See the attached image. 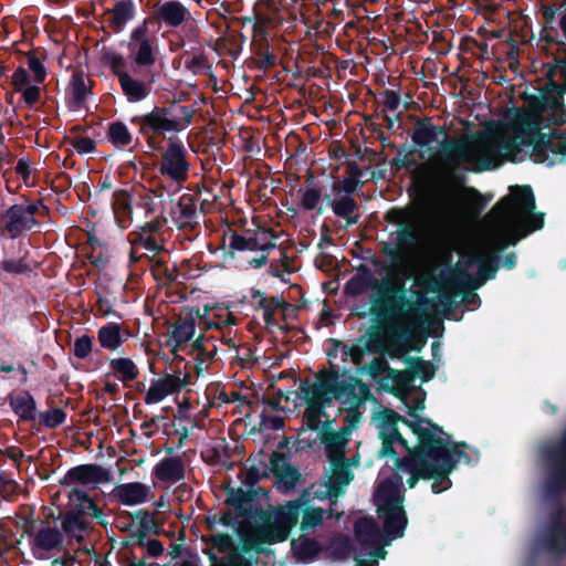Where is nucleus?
<instances>
[{
  "mask_svg": "<svg viewBox=\"0 0 566 566\" xmlns=\"http://www.w3.org/2000/svg\"><path fill=\"white\" fill-rule=\"evenodd\" d=\"M385 221L398 228L390 233L392 241L380 242V254L390 260L387 266L378 258L371 259L374 266L387 270V275L374 289L376 295L371 298L370 313L379 321L385 322L400 316L412 305L407 296L405 281L398 276L421 248L426 230L421 216L409 207H392L384 217Z\"/></svg>",
  "mask_w": 566,
  "mask_h": 566,
  "instance_id": "f257e3e1",
  "label": "nucleus"
},
{
  "mask_svg": "<svg viewBox=\"0 0 566 566\" xmlns=\"http://www.w3.org/2000/svg\"><path fill=\"white\" fill-rule=\"evenodd\" d=\"M385 221L398 228L390 233L392 241L380 242V254L390 260L387 266L378 258L371 259L374 266L387 270V275L374 289L376 295L371 298L370 313L379 321L385 322L400 316L412 305L407 296L405 281L398 276L421 248L426 230L421 216L409 207H392L384 217Z\"/></svg>",
  "mask_w": 566,
  "mask_h": 566,
  "instance_id": "f03ea898",
  "label": "nucleus"
},
{
  "mask_svg": "<svg viewBox=\"0 0 566 566\" xmlns=\"http://www.w3.org/2000/svg\"><path fill=\"white\" fill-rule=\"evenodd\" d=\"M544 479V499L555 505L548 513L542 544L553 555L566 556V506L560 497L566 494V428L558 438L539 446Z\"/></svg>",
  "mask_w": 566,
  "mask_h": 566,
  "instance_id": "7ed1b4c3",
  "label": "nucleus"
},
{
  "mask_svg": "<svg viewBox=\"0 0 566 566\" xmlns=\"http://www.w3.org/2000/svg\"><path fill=\"white\" fill-rule=\"evenodd\" d=\"M438 136L444 138L439 143V156L446 167L438 175L434 190L443 207H450L454 201L458 189L464 184V175L458 171L461 164L470 160L469 139L465 136L449 137L446 126L433 125L430 118L419 119L415 124L411 139L416 146L423 148L437 140Z\"/></svg>",
  "mask_w": 566,
  "mask_h": 566,
  "instance_id": "20e7f679",
  "label": "nucleus"
},
{
  "mask_svg": "<svg viewBox=\"0 0 566 566\" xmlns=\"http://www.w3.org/2000/svg\"><path fill=\"white\" fill-rule=\"evenodd\" d=\"M535 195L530 185L510 187L509 195L491 209V214L503 226L502 233L494 239L495 250L492 253L500 256L507 247L515 245L534 231L543 229L545 214L535 212Z\"/></svg>",
  "mask_w": 566,
  "mask_h": 566,
  "instance_id": "39448f33",
  "label": "nucleus"
},
{
  "mask_svg": "<svg viewBox=\"0 0 566 566\" xmlns=\"http://www.w3.org/2000/svg\"><path fill=\"white\" fill-rule=\"evenodd\" d=\"M302 398L306 402L305 415L314 419L326 417L325 409L331 407L333 400L350 397L355 403H361L370 396L369 387L358 377L340 379L339 370L332 365L328 370L316 375V381L311 384L306 378L300 385Z\"/></svg>",
  "mask_w": 566,
  "mask_h": 566,
  "instance_id": "423d86ee",
  "label": "nucleus"
},
{
  "mask_svg": "<svg viewBox=\"0 0 566 566\" xmlns=\"http://www.w3.org/2000/svg\"><path fill=\"white\" fill-rule=\"evenodd\" d=\"M408 415L411 419H408L397 411L386 408L377 413L378 423V436L381 440V449L378 452L379 458H396L397 451L395 444L401 446L407 452L411 450L407 439L402 437L398 429V423L401 422L407 426L417 438V444H421V450L426 443L431 440L430 430L433 421L430 418L421 417L416 415V408H409Z\"/></svg>",
  "mask_w": 566,
  "mask_h": 566,
  "instance_id": "0eeeda50",
  "label": "nucleus"
},
{
  "mask_svg": "<svg viewBox=\"0 0 566 566\" xmlns=\"http://www.w3.org/2000/svg\"><path fill=\"white\" fill-rule=\"evenodd\" d=\"M196 109L176 102L169 106H155L150 112L135 115L130 123L138 127L149 148L156 150L167 133H180L192 123Z\"/></svg>",
  "mask_w": 566,
  "mask_h": 566,
  "instance_id": "6e6552de",
  "label": "nucleus"
},
{
  "mask_svg": "<svg viewBox=\"0 0 566 566\" xmlns=\"http://www.w3.org/2000/svg\"><path fill=\"white\" fill-rule=\"evenodd\" d=\"M298 502H287L276 507L272 514H266L262 524L255 526L251 536H243L241 549L248 554L265 552L263 544H276L286 541L300 520Z\"/></svg>",
  "mask_w": 566,
  "mask_h": 566,
  "instance_id": "1a4fd4ad",
  "label": "nucleus"
},
{
  "mask_svg": "<svg viewBox=\"0 0 566 566\" xmlns=\"http://www.w3.org/2000/svg\"><path fill=\"white\" fill-rule=\"evenodd\" d=\"M20 200L0 213L1 232L12 240L29 232H41L42 220L50 217V208L42 198L30 199L21 195Z\"/></svg>",
  "mask_w": 566,
  "mask_h": 566,
  "instance_id": "9d476101",
  "label": "nucleus"
},
{
  "mask_svg": "<svg viewBox=\"0 0 566 566\" xmlns=\"http://www.w3.org/2000/svg\"><path fill=\"white\" fill-rule=\"evenodd\" d=\"M403 500L398 483L391 480L381 482L376 491L377 513L382 520L385 532L384 545H389L405 535L408 517L402 505Z\"/></svg>",
  "mask_w": 566,
  "mask_h": 566,
  "instance_id": "9b49d317",
  "label": "nucleus"
},
{
  "mask_svg": "<svg viewBox=\"0 0 566 566\" xmlns=\"http://www.w3.org/2000/svg\"><path fill=\"white\" fill-rule=\"evenodd\" d=\"M101 60L107 64L112 74L118 80L119 87L128 103H139L151 93V85L156 82V74L146 71L145 78H137L126 70L125 57L109 48L101 51Z\"/></svg>",
  "mask_w": 566,
  "mask_h": 566,
  "instance_id": "f8f14e48",
  "label": "nucleus"
},
{
  "mask_svg": "<svg viewBox=\"0 0 566 566\" xmlns=\"http://www.w3.org/2000/svg\"><path fill=\"white\" fill-rule=\"evenodd\" d=\"M500 269V256L497 253H491L489 259L480 254H471L462 263L458 262L454 270L451 271L449 281L457 287L478 290L488 280L495 277Z\"/></svg>",
  "mask_w": 566,
  "mask_h": 566,
  "instance_id": "ddd939ff",
  "label": "nucleus"
},
{
  "mask_svg": "<svg viewBox=\"0 0 566 566\" xmlns=\"http://www.w3.org/2000/svg\"><path fill=\"white\" fill-rule=\"evenodd\" d=\"M210 308L206 306L203 308V313H200L199 308H188L184 315H180L177 322L172 325V329L170 332V337L167 340V346H172L171 354L175 359L184 361V357H181L178 352L187 348L186 343L190 340L196 332V321L199 318L205 329L217 328L221 329L223 325L229 326L234 324L235 318L231 313H227V318L223 321H210L206 318Z\"/></svg>",
  "mask_w": 566,
  "mask_h": 566,
  "instance_id": "4468645a",
  "label": "nucleus"
},
{
  "mask_svg": "<svg viewBox=\"0 0 566 566\" xmlns=\"http://www.w3.org/2000/svg\"><path fill=\"white\" fill-rule=\"evenodd\" d=\"M36 521L31 520L24 530L29 537V546L32 556L38 560L49 559L54 553L65 549L64 534L56 526H51L46 521H40V528L35 531Z\"/></svg>",
  "mask_w": 566,
  "mask_h": 566,
  "instance_id": "2eb2a0df",
  "label": "nucleus"
},
{
  "mask_svg": "<svg viewBox=\"0 0 566 566\" xmlns=\"http://www.w3.org/2000/svg\"><path fill=\"white\" fill-rule=\"evenodd\" d=\"M148 19L134 28L127 41L128 60L138 70L148 71L157 61L156 39L149 34Z\"/></svg>",
  "mask_w": 566,
  "mask_h": 566,
  "instance_id": "dca6fc26",
  "label": "nucleus"
},
{
  "mask_svg": "<svg viewBox=\"0 0 566 566\" xmlns=\"http://www.w3.org/2000/svg\"><path fill=\"white\" fill-rule=\"evenodd\" d=\"M187 156V149L180 140L170 142L159 161L160 175L168 177L178 188L189 177L190 164Z\"/></svg>",
  "mask_w": 566,
  "mask_h": 566,
  "instance_id": "f3484780",
  "label": "nucleus"
},
{
  "mask_svg": "<svg viewBox=\"0 0 566 566\" xmlns=\"http://www.w3.org/2000/svg\"><path fill=\"white\" fill-rule=\"evenodd\" d=\"M430 442H432V440L428 441L422 450L421 444H416L408 452V455L394 458L395 465L398 470L409 471L411 473L407 480V484L410 489L415 488L420 479L430 480V476L434 474L427 471L430 455Z\"/></svg>",
  "mask_w": 566,
  "mask_h": 566,
  "instance_id": "a211bd4d",
  "label": "nucleus"
},
{
  "mask_svg": "<svg viewBox=\"0 0 566 566\" xmlns=\"http://www.w3.org/2000/svg\"><path fill=\"white\" fill-rule=\"evenodd\" d=\"M113 479L112 473L96 463L78 464L71 468L59 480L61 486H73V485H97L102 483H108Z\"/></svg>",
  "mask_w": 566,
  "mask_h": 566,
  "instance_id": "6ab92c4d",
  "label": "nucleus"
},
{
  "mask_svg": "<svg viewBox=\"0 0 566 566\" xmlns=\"http://www.w3.org/2000/svg\"><path fill=\"white\" fill-rule=\"evenodd\" d=\"M441 451V447L437 446L434 448L430 444L427 471L434 473L433 476H430V480H432L431 490L436 494L451 488L452 482L449 476L454 470V462L451 460L450 455Z\"/></svg>",
  "mask_w": 566,
  "mask_h": 566,
  "instance_id": "aec40b11",
  "label": "nucleus"
},
{
  "mask_svg": "<svg viewBox=\"0 0 566 566\" xmlns=\"http://www.w3.org/2000/svg\"><path fill=\"white\" fill-rule=\"evenodd\" d=\"M172 223L180 230L193 231L200 224L197 200L192 195L184 193L170 208Z\"/></svg>",
  "mask_w": 566,
  "mask_h": 566,
  "instance_id": "412c9836",
  "label": "nucleus"
},
{
  "mask_svg": "<svg viewBox=\"0 0 566 566\" xmlns=\"http://www.w3.org/2000/svg\"><path fill=\"white\" fill-rule=\"evenodd\" d=\"M154 17L158 22L170 29H177L192 20L189 9L177 0L158 2L155 8Z\"/></svg>",
  "mask_w": 566,
  "mask_h": 566,
  "instance_id": "4be33fe9",
  "label": "nucleus"
},
{
  "mask_svg": "<svg viewBox=\"0 0 566 566\" xmlns=\"http://www.w3.org/2000/svg\"><path fill=\"white\" fill-rule=\"evenodd\" d=\"M270 231H261L240 234L235 231L229 237V248L234 251H260L270 252L276 248V243L268 238Z\"/></svg>",
  "mask_w": 566,
  "mask_h": 566,
  "instance_id": "5701e85b",
  "label": "nucleus"
},
{
  "mask_svg": "<svg viewBox=\"0 0 566 566\" xmlns=\"http://www.w3.org/2000/svg\"><path fill=\"white\" fill-rule=\"evenodd\" d=\"M430 436L432 440L430 444L433 446L434 448L437 446L441 447V452H446L448 455H450L451 460L454 462V468L460 461H463L467 464L476 463L478 459L473 461L470 454L463 450L468 448L467 442H457L453 443L452 447H450L448 440L441 437L446 436L449 438L448 433L443 430L441 426L437 424L436 422H433L431 427Z\"/></svg>",
  "mask_w": 566,
  "mask_h": 566,
  "instance_id": "b1692460",
  "label": "nucleus"
},
{
  "mask_svg": "<svg viewBox=\"0 0 566 566\" xmlns=\"http://www.w3.org/2000/svg\"><path fill=\"white\" fill-rule=\"evenodd\" d=\"M319 440L324 444L327 457L332 461H347L345 458V449L349 440L347 429L334 431L329 428V421H326L321 431Z\"/></svg>",
  "mask_w": 566,
  "mask_h": 566,
  "instance_id": "393cba45",
  "label": "nucleus"
},
{
  "mask_svg": "<svg viewBox=\"0 0 566 566\" xmlns=\"http://www.w3.org/2000/svg\"><path fill=\"white\" fill-rule=\"evenodd\" d=\"M189 355L195 359V371L200 376L209 368L217 355V345L212 337H206L200 334L189 346Z\"/></svg>",
  "mask_w": 566,
  "mask_h": 566,
  "instance_id": "a878e982",
  "label": "nucleus"
},
{
  "mask_svg": "<svg viewBox=\"0 0 566 566\" xmlns=\"http://www.w3.org/2000/svg\"><path fill=\"white\" fill-rule=\"evenodd\" d=\"M270 471L286 490L295 488L301 473L289 461L286 454L274 451L270 457Z\"/></svg>",
  "mask_w": 566,
  "mask_h": 566,
  "instance_id": "bb28decb",
  "label": "nucleus"
},
{
  "mask_svg": "<svg viewBox=\"0 0 566 566\" xmlns=\"http://www.w3.org/2000/svg\"><path fill=\"white\" fill-rule=\"evenodd\" d=\"M260 491L261 488H247L245 490L241 486L228 488L226 504L234 509L237 516L249 518L252 516V503Z\"/></svg>",
  "mask_w": 566,
  "mask_h": 566,
  "instance_id": "cd10ccee",
  "label": "nucleus"
},
{
  "mask_svg": "<svg viewBox=\"0 0 566 566\" xmlns=\"http://www.w3.org/2000/svg\"><path fill=\"white\" fill-rule=\"evenodd\" d=\"M137 9L134 0H118L105 14L107 25L114 33H120L125 30L126 24L135 19Z\"/></svg>",
  "mask_w": 566,
  "mask_h": 566,
  "instance_id": "c85d7f7f",
  "label": "nucleus"
},
{
  "mask_svg": "<svg viewBox=\"0 0 566 566\" xmlns=\"http://www.w3.org/2000/svg\"><path fill=\"white\" fill-rule=\"evenodd\" d=\"M381 336L374 333L369 338L359 337L356 344L347 345L343 342V360L350 358L355 365H359L366 353L380 352Z\"/></svg>",
  "mask_w": 566,
  "mask_h": 566,
  "instance_id": "c756f323",
  "label": "nucleus"
},
{
  "mask_svg": "<svg viewBox=\"0 0 566 566\" xmlns=\"http://www.w3.org/2000/svg\"><path fill=\"white\" fill-rule=\"evenodd\" d=\"M354 535L361 546L369 548L374 545H384L379 525L370 516L358 518L354 524Z\"/></svg>",
  "mask_w": 566,
  "mask_h": 566,
  "instance_id": "7c9ffc66",
  "label": "nucleus"
},
{
  "mask_svg": "<svg viewBox=\"0 0 566 566\" xmlns=\"http://www.w3.org/2000/svg\"><path fill=\"white\" fill-rule=\"evenodd\" d=\"M254 34H259L260 39L252 43L253 53L256 57L255 65L260 71H269L277 64L276 56L270 51L269 41L266 39L268 32L260 24L253 27Z\"/></svg>",
  "mask_w": 566,
  "mask_h": 566,
  "instance_id": "2f4dec72",
  "label": "nucleus"
},
{
  "mask_svg": "<svg viewBox=\"0 0 566 566\" xmlns=\"http://www.w3.org/2000/svg\"><path fill=\"white\" fill-rule=\"evenodd\" d=\"M379 286V280L376 279L371 270L361 264L358 268V272L352 276L344 286V293L347 296H359L368 290H374Z\"/></svg>",
  "mask_w": 566,
  "mask_h": 566,
  "instance_id": "473e14b6",
  "label": "nucleus"
},
{
  "mask_svg": "<svg viewBox=\"0 0 566 566\" xmlns=\"http://www.w3.org/2000/svg\"><path fill=\"white\" fill-rule=\"evenodd\" d=\"M154 476L166 483H177L185 479V467L180 457H168L158 462L153 471Z\"/></svg>",
  "mask_w": 566,
  "mask_h": 566,
  "instance_id": "72a5a7b5",
  "label": "nucleus"
},
{
  "mask_svg": "<svg viewBox=\"0 0 566 566\" xmlns=\"http://www.w3.org/2000/svg\"><path fill=\"white\" fill-rule=\"evenodd\" d=\"M165 202V187L157 185L150 189H143L136 192V207L145 211V217L148 218L158 211H163Z\"/></svg>",
  "mask_w": 566,
  "mask_h": 566,
  "instance_id": "f704fd0d",
  "label": "nucleus"
},
{
  "mask_svg": "<svg viewBox=\"0 0 566 566\" xmlns=\"http://www.w3.org/2000/svg\"><path fill=\"white\" fill-rule=\"evenodd\" d=\"M9 405L21 421L32 422L36 420V401L30 391L24 390L14 396H10Z\"/></svg>",
  "mask_w": 566,
  "mask_h": 566,
  "instance_id": "c9c22d12",
  "label": "nucleus"
},
{
  "mask_svg": "<svg viewBox=\"0 0 566 566\" xmlns=\"http://www.w3.org/2000/svg\"><path fill=\"white\" fill-rule=\"evenodd\" d=\"M385 380L390 381L394 385L389 386L387 384H382V389L402 400L406 399L410 390L411 382L413 381L410 369L398 370L395 368L389 369L388 375L385 376Z\"/></svg>",
  "mask_w": 566,
  "mask_h": 566,
  "instance_id": "e433bc0d",
  "label": "nucleus"
},
{
  "mask_svg": "<svg viewBox=\"0 0 566 566\" xmlns=\"http://www.w3.org/2000/svg\"><path fill=\"white\" fill-rule=\"evenodd\" d=\"M111 206L118 226L126 229L133 220L130 192L127 189L115 190Z\"/></svg>",
  "mask_w": 566,
  "mask_h": 566,
  "instance_id": "4c0bfd02",
  "label": "nucleus"
},
{
  "mask_svg": "<svg viewBox=\"0 0 566 566\" xmlns=\"http://www.w3.org/2000/svg\"><path fill=\"white\" fill-rule=\"evenodd\" d=\"M91 80L86 77L83 71L76 70L73 72L70 81V106L73 108H82L85 106L88 95L92 94V88L87 84Z\"/></svg>",
  "mask_w": 566,
  "mask_h": 566,
  "instance_id": "58836bf2",
  "label": "nucleus"
},
{
  "mask_svg": "<svg viewBox=\"0 0 566 566\" xmlns=\"http://www.w3.org/2000/svg\"><path fill=\"white\" fill-rule=\"evenodd\" d=\"M291 548L295 558L303 563L315 560L323 552V546L318 541L304 534L292 541Z\"/></svg>",
  "mask_w": 566,
  "mask_h": 566,
  "instance_id": "ea45409f",
  "label": "nucleus"
},
{
  "mask_svg": "<svg viewBox=\"0 0 566 566\" xmlns=\"http://www.w3.org/2000/svg\"><path fill=\"white\" fill-rule=\"evenodd\" d=\"M247 462L251 463V465L248 469L242 483L247 488L258 489V483L261 480L269 478V474L271 473L270 464L268 465L264 460V451L261 450L258 455L251 454Z\"/></svg>",
  "mask_w": 566,
  "mask_h": 566,
  "instance_id": "a19ab883",
  "label": "nucleus"
},
{
  "mask_svg": "<svg viewBox=\"0 0 566 566\" xmlns=\"http://www.w3.org/2000/svg\"><path fill=\"white\" fill-rule=\"evenodd\" d=\"M149 488L140 482L120 484L116 488L118 501L127 506L146 502Z\"/></svg>",
  "mask_w": 566,
  "mask_h": 566,
  "instance_id": "79ce46f5",
  "label": "nucleus"
},
{
  "mask_svg": "<svg viewBox=\"0 0 566 566\" xmlns=\"http://www.w3.org/2000/svg\"><path fill=\"white\" fill-rule=\"evenodd\" d=\"M97 340L102 348L115 352L126 340L122 335V325L119 323L109 322L97 331Z\"/></svg>",
  "mask_w": 566,
  "mask_h": 566,
  "instance_id": "37998d69",
  "label": "nucleus"
},
{
  "mask_svg": "<svg viewBox=\"0 0 566 566\" xmlns=\"http://www.w3.org/2000/svg\"><path fill=\"white\" fill-rule=\"evenodd\" d=\"M112 374L118 378L125 387L136 380L139 376V369L133 359L128 357H118L109 359Z\"/></svg>",
  "mask_w": 566,
  "mask_h": 566,
  "instance_id": "c03bdc74",
  "label": "nucleus"
},
{
  "mask_svg": "<svg viewBox=\"0 0 566 566\" xmlns=\"http://www.w3.org/2000/svg\"><path fill=\"white\" fill-rule=\"evenodd\" d=\"M332 210L335 216L345 219L347 226H354L359 222V206L352 196L336 198L335 201L332 202Z\"/></svg>",
  "mask_w": 566,
  "mask_h": 566,
  "instance_id": "a18cd8bd",
  "label": "nucleus"
},
{
  "mask_svg": "<svg viewBox=\"0 0 566 566\" xmlns=\"http://www.w3.org/2000/svg\"><path fill=\"white\" fill-rule=\"evenodd\" d=\"M334 463V474L333 479L329 481L327 485V493L329 497H337L343 493L342 486L348 485L354 478V474L348 469L346 461L335 460Z\"/></svg>",
  "mask_w": 566,
  "mask_h": 566,
  "instance_id": "49530a36",
  "label": "nucleus"
},
{
  "mask_svg": "<svg viewBox=\"0 0 566 566\" xmlns=\"http://www.w3.org/2000/svg\"><path fill=\"white\" fill-rule=\"evenodd\" d=\"M537 130V128L531 125L521 126L516 129L513 140H504L500 147L509 154L520 151L522 146L533 147Z\"/></svg>",
  "mask_w": 566,
  "mask_h": 566,
  "instance_id": "de8ad7c7",
  "label": "nucleus"
},
{
  "mask_svg": "<svg viewBox=\"0 0 566 566\" xmlns=\"http://www.w3.org/2000/svg\"><path fill=\"white\" fill-rule=\"evenodd\" d=\"M292 502H298L300 505V516L302 515L301 521V531L307 532L310 530L316 528L321 526L325 518L326 510L322 507H313L308 506L306 501L303 499L293 500Z\"/></svg>",
  "mask_w": 566,
  "mask_h": 566,
  "instance_id": "09e8293b",
  "label": "nucleus"
},
{
  "mask_svg": "<svg viewBox=\"0 0 566 566\" xmlns=\"http://www.w3.org/2000/svg\"><path fill=\"white\" fill-rule=\"evenodd\" d=\"M67 499L70 501L81 502L85 510L86 516H91L97 520L101 525L106 526L107 523L103 520L102 509L94 502L92 496L86 491L77 486H73L67 493Z\"/></svg>",
  "mask_w": 566,
  "mask_h": 566,
  "instance_id": "8fccbe9b",
  "label": "nucleus"
},
{
  "mask_svg": "<svg viewBox=\"0 0 566 566\" xmlns=\"http://www.w3.org/2000/svg\"><path fill=\"white\" fill-rule=\"evenodd\" d=\"M314 180L313 172H310L306 178V188H300L298 192H302V199L300 201V207L306 211L315 210L318 214L323 213V208L319 205V201L323 197L322 187L318 185L308 186L310 182Z\"/></svg>",
  "mask_w": 566,
  "mask_h": 566,
  "instance_id": "3c124183",
  "label": "nucleus"
},
{
  "mask_svg": "<svg viewBox=\"0 0 566 566\" xmlns=\"http://www.w3.org/2000/svg\"><path fill=\"white\" fill-rule=\"evenodd\" d=\"M405 363L408 364L412 379L420 377L423 382L430 381L434 378L437 367L432 361H426L421 357H410L401 355Z\"/></svg>",
  "mask_w": 566,
  "mask_h": 566,
  "instance_id": "603ef678",
  "label": "nucleus"
},
{
  "mask_svg": "<svg viewBox=\"0 0 566 566\" xmlns=\"http://www.w3.org/2000/svg\"><path fill=\"white\" fill-rule=\"evenodd\" d=\"M61 531L64 535L77 542L84 539V533L88 530L90 523L85 518H78L69 513L62 515Z\"/></svg>",
  "mask_w": 566,
  "mask_h": 566,
  "instance_id": "864d4df0",
  "label": "nucleus"
},
{
  "mask_svg": "<svg viewBox=\"0 0 566 566\" xmlns=\"http://www.w3.org/2000/svg\"><path fill=\"white\" fill-rule=\"evenodd\" d=\"M291 307V304L286 302L284 298H279L276 296H270L269 298L259 300V303L255 304V310H263V319L266 326H275V312L277 310L286 311Z\"/></svg>",
  "mask_w": 566,
  "mask_h": 566,
  "instance_id": "5fc2aeb1",
  "label": "nucleus"
},
{
  "mask_svg": "<svg viewBox=\"0 0 566 566\" xmlns=\"http://www.w3.org/2000/svg\"><path fill=\"white\" fill-rule=\"evenodd\" d=\"M107 139L117 148H125L133 142V136L125 123L115 120L108 124Z\"/></svg>",
  "mask_w": 566,
  "mask_h": 566,
  "instance_id": "6e6d98bb",
  "label": "nucleus"
},
{
  "mask_svg": "<svg viewBox=\"0 0 566 566\" xmlns=\"http://www.w3.org/2000/svg\"><path fill=\"white\" fill-rule=\"evenodd\" d=\"M201 541L207 544L205 548H202V553H227L233 548V539L232 536L227 533H217L210 536H202Z\"/></svg>",
  "mask_w": 566,
  "mask_h": 566,
  "instance_id": "4d7b16f0",
  "label": "nucleus"
},
{
  "mask_svg": "<svg viewBox=\"0 0 566 566\" xmlns=\"http://www.w3.org/2000/svg\"><path fill=\"white\" fill-rule=\"evenodd\" d=\"M149 262L151 263V273L156 280L164 281L165 284H170L177 280L178 271L176 266L170 269L165 260L155 259L154 256L149 259Z\"/></svg>",
  "mask_w": 566,
  "mask_h": 566,
  "instance_id": "13d9d810",
  "label": "nucleus"
},
{
  "mask_svg": "<svg viewBox=\"0 0 566 566\" xmlns=\"http://www.w3.org/2000/svg\"><path fill=\"white\" fill-rule=\"evenodd\" d=\"M66 412L62 408H52L46 411L38 412V421L48 429H55L66 420Z\"/></svg>",
  "mask_w": 566,
  "mask_h": 566,
  "instance_id": "bf43d9fd",
  "label": "nucleus"
},
{
  "mask_svg": "<svg viewBox=\"0 0 566 566\" xmlns=\"http://www.w3.org/2000/svg\"><path fill=\"white\" fill-rule=\"evenodd\" d=\"M130 235L133 237L130 240L133 247H142L155 254L164 250L163 244L158 241L156 235L149 233L146 234L139 230L133 232Z\"/></svg>",
  "mask_w": 566,
  "mask_h": 566,
  "instance_id": "052dcab7",
  "label": "nucleus"
},
{
  "mask_svg": "<svg viewBox=\"0 0 566 566\" xmlns=\"http://www.w3.org/2000/svg\"><path fill=\"white\" fill-rule=\"evenodd\" d=\"M343 402L345 405H349L350 408L348 410V413L344 418V426L340 429H347L348 436H350L352 431L357 427L361 413L358 410V407L360 403H355L350 397H343Z\"/></svg>",
  "mask_w": 566,
  "mask_h": 566,
  "instance_id": "680f3d73",
  "label": "nucleus"
},
{
  "mask_svg": "<svg viewBox=\"0 0 566 566\" xmlns=\"http://www.w3.org/2000/svg\"><path fill=\"white\" fill-rule=\"evenodd\" d=\"M0 269L13 275L27 274L32 271L31 266L25 261V258H20L18 260L3 259L0 262Z\"/></svg>",
  "mask_w": 566,
  "mask_h": 566,
  "instance_id": "e2e57ef3",
  "label": "nucleus"
},
{
  "mask_svg": "<svg viewBox=\"0 0 566 566\" xmlns=\"http://www.w3.org/2000/svg\"><path fill=\"white\" fill-rule=\"evenodd\" d=\"M551 139L552 135L537 130L535 143L532 147V154L535 156L536 161L544 163L547 159Z\"/></svg>",
  "mask_w": 566,
  "mask_h": 566,
  "instance_id": "0e129e2a",
  "label": "nucleus"
},
{
  "mask_svg": "<svg viewBox=\"0 0 566 566\" xmlns=\"http://www.w3.org/2000/svg\"><path fill=\"white\" fill-rule=\"evenodd\" d=\"M94 338L87 334L77 337L73 344V355L78 359H86L93 352Z\"/></svg>",
  "mask_w": 566,
  "mask_h": 566,
  "instance_id": "69168bd1",
  "label": "nucleus"
},
{
  "mask_svg": "<svg viewBox=\"0 0 566 566\" xmlns=\"http://www.w3.org/2000/svg\"><path fill=\"white\" fill-rule=\"evenodd\" d=\"M329 549L334 557L344 559L350 555L353 546L348 536L340 535L331 542Z\"/></svg>",
  "mask_w": 566,
  "mask_h": 566,
  "instance_id": "338daca9",
  "label": "nucleus"
},
{
  "mask_svg": "<svg viewBox=\"0 0 566 566\" xmlns=\"http://www.w3.org/2000/svg\"><path fill=\"white\" fill-rule=\"evenodd\" d=\"M167 396H169L168 390L165 389L161 380L153 379L144 400L146 405H154L164 400Z\"/></svg>",
  "mask_w": 566,
  "mask_h": 566,
  "instance_id": "774afa93",
  "label": "nucleus"
}]
</instances>
